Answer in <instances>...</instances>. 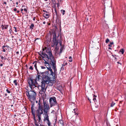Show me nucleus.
<instances>
[{"label": "nucleus", "instance_id": "nucleus-1", "mask_svg": "<svg viewBox=\"0 0 126 126\" xmlns=\"http://www.w3.org/2000/svg\"><path fill=\"white\" fill-rule=\"evenodd\" d=\"M42 50V51L40 52L43 56L40 55L45 61V66L50 71V75L52 76L53 79H55L57 78V73L56 60L53 56L50 49L45 47V48H43Z\"/></svg>", "mask_w": 126, "mask_h": 126}, {"label": "nucleus", "instance_id": "nucleus-2", "mask_svg": "<svg viewBox=\"0 0 126 126\" xmlns=\"http://www.w3.org/2000/svg\"><path fill=\"white\" fill-rule=\"evenodd\" d=\"M43 106L42 103H40L39 100L38 104V109L36 111V117L38 119V122H42L41 116L42 114L44 112H48L50 109L48 103L46 101L44 100L43 101Z\"/></svg>", "mask_w": 126, "mask_h": 126}, {"label": "nucleus", "instance_id": "nucleus-3", "mask_svg": "<svg viewBox=\"0 0 126 126\" xmlns=\"http://www.w3.org/2000/svg\"><path fill=\"white\" fill-rule=\"evenodd\" d=\"M51 75L49 73L48 71L45 72H39L37 73V76L36 79L39 80L41 79L42 80L45 81L46 84L48 83L50 81V76Z\"/></svg>", "mask_w": 126, "mask_h": 126}, {"label": "nucleus", "instance_id": "nucleus-4", "mask_svg": "<svg viewBox=\"0 0 126 126\" xmlns=\"http://www.w3.org/2000/svg\"><path fill=\"white\" fill-rule=\"evenodd\" d=\"M26 94L28 98L31 102L35 100L36 96V93L35 92L31 90L28 92H27Z\"/></svg>", "mask_w": 126, "mask_h": 126}, {"label": "nucleus", "instance_id": "nucleus-5", "mask_svg": "<svg viewBox=\"0 0 126 126\" xmlns=\"http://www.w3.org/2000/svg\"><path fill=\"white\" fill-rule=\"evenodd\" d=\"M41 84L38 86V88L40 92L39 93L40 94H42L43 93H45L46 91V88H45V84L46 83L45 81L42 80L41 82Z\"/></svg>", "mask_w": 126, "mask_h": 126}, {"label": "nucleus", "instance_id": "nucleus-6", "mask_svg": "<svg viewBox=\"0 0 126 126\" xmlns=\"http://www.w3.org/2000/svg\"><path fill=\"white\" fill-rule=\"evenodd\" d=\"M56 33L54 32L52 33L53 36V38L52 40L53 43L51 44V46L53 47H56L58 43V41L56 39Z\"/></svg>", "mask_w": 126, "mask_h": 126}, {"label": "nucleus", "instance_id": "nucleus-7", "mask_svg": "<svg viewBox=\"0 0 126 126\" xmlns=\"http://www.w3.org/2000/svg\"><path fill=\"white\" fill-rule=\"evenodd\" d=\"M49 102L51 107L55 106H59L58 104L56 101V98L55 97H50L49 99Z\"/></svg>", "mask_w": 126, "mask_h": 126}, {"label": "nucleus", "instance_id": "nucleus-8", "mask_svg": "<svg viewBox=\"0 0 126 126\" xmlns=\"http://www.w3.org/2000/svg\"><path fill=\"white\" fill-rule=\"evenodd\" d=\"M28 82L29 85V86L32 88V86H34L35 87L36 86H35V84L36 82V80L33 79L32 78H30L28 79Z\"/></svg>", "mask_w": 126, "mask_h": 126}, {"label": "nucleus", "instance_id": "nucleus-9", "mask_svg": "<svg viewBox=\"0 0 126 126\" xmlns=\"http://www.w3.org/2000/svg\"><path fill=\"white\" fill-rule=\"evenodd\" d=\"M44 121L45 122L47 121V122H50L48 112H44Z\"/></svg>", "mask_w": 126, "mask_h": 126}, {"label": "nucleus", "instance_id": "nucleus-10", "mask_svg": "<svg viewBox=\"0 0 126 126\" xmlns=\"http://www.w3.org/2000/svg\"><path fill=\"white\" fill-rule=\"evenodd\" d=\"M9 47L8 46H3L2 47V49H3L2 51L4 52H5L6 51V50H7V49Z\"/></svg>", "mask_w": 126, "mask_h": 126}, {"label": "nucleus", "instance_id": "nucleus-11", "mask_svg": "<svg viewBox=\"0 0 126 126\" xmlns=\"http://www.w3.org/2000/svg\"><path fill=\"white\" fill-rule=\"evenodd\" d=\"M9 26L8 25H3L2 24L1 26V27L2 28V29L3 30L4 29H7L8 28V26Z\"/></svg>", "mask_w": 126, "mask_h": 126}, {"label": "nucleus", "instance_id": "nucleus-12", "mask_svg": "<svg viewBox=\"0 0 126 126\" xmlns=\"http://www.w3.org/2000/svg\"><path fill=\"white\" fill-rule=\"evenodd\" d=\"M31 112L32 113V114L33 117H35V112H34L33 111V105L32 106V107H31Z\"/></svg>", "mask_w": 126, "mask_h": 126}, {"label": "nucleus", "instance_id": "nucleus-13", "mask_svg": "<svg viewBox=\"0 0 126 126\" xmlns=\"http://www.w3.org/2000/svg\"><path fill=\"white\" fill-rule=\"evenodd\" d=\"M34 64V67H35V69H36V71L38 73L39 72V71H38V69L37 68V63H35V62H34V63H33V64Z\"/></svg>", "mask_w": 126, "mask_h": 126}, {"label": "nucleus", "instance_id": "nucleus-14", "mask_svg": "<svg viewBox=\"0 0 126 126\" xmlns=\"http://www.w3.org/2000/svg\"><path fill=\"white\" fill-rule=\"evenodd\" d=\"M14 96H13V94H11L10 95V96H8V99L9 100H12L13 99V98L14 99Z\"/></svg>", "mask_w": 126, "mask_h": 126}, {"label": "nucleus", "instance_id": "nucleus-15", "mask_svg": "<svg viewBox=\"0 0 126 126\" xmlns=\"http://www.w3.org/2000/svg\"><path fill=\"white\" fill-rule=\"evenodd\" d=\"M58 123L59 124H60L62 126H63V121L62 120H59L58 122Z\"/></svg>", "mask_w": 126, "mask_h": 126}, {"label": "nucleus", "instance_id": "nucleus-16", "mask_svg": "<svg viewBox=\"0 0 126 126\" xmlns=\"http://www.w3.org/2000/svg\"><path fill=\"white\" fill-rule=\"evenodd\" d=\"M34 27V24L33 23H32L30 26V28L31 29H32Z\"/></svg>", "mask_w": 126, "mask_h": 126}, {"label": "nucleus", "instance_id": "nucleus-17", "mask_svg": "<svg viewBox=\"0 0 126 126\" xmlns=\"http://www.w3.org/2000/svg\"><path fill=\"white\" fill-rule=\"evenodd\" d=\"M124 49L122 48L120 50V52H121L122 54H123L124 52Z\"/></svg>", "mask_w": 126, "mask_h": 126}, {"label": "nucleus", "instance_id": "nucleus-18", "mask_svg": "<svg viewBox=\"0 0 126 126\" xmlns=\"http://www.w3.org/2000/svg\"><path fill=\"white\" fill-rule=\"evenodd\" d=\"M115 103L113 101H112L111 103L110 107H113L114 105H115Z\"/></svg>", "mask_w": 126, "mask_h": 126}, {"label": "nucleus", "instance_id": "nucleus-19", "mask_svg": "<svg viewBox=\"0 0 126 126\" xmlns=\"http://www.w3.org/2000/svg\"><path fill=\"white\" fill-rule=\"evenodd\" d=\"M61 12L62 14L63 15L65 14V11L64 10H61Z\"/></svg>", "mask_w": 126, "mask_h": 126}, {"label": "nucleus", "instance_id": "nucleus-20", "mask_svg": "<svg viewBox=\"0 0 126 126\" xmlns=\"http://www.w3.org/2000/svg\"><path fill=\"white\" fill-rule=\"evenodd\" d=\"M0 57H1V59L2 60H3L4 59V60H5L6 59V58L5 57V56H4V57H3V56L1 55Z\"/></svg>", "mask_w": 126, "mask_h": 126}, {"label": "nucleus", "instance_id": "nucleus-21", "mask_svg": "<svg viewBox=\"0 0 126 126\" xmlns=\"http://www.w3.org/2000/svg\"><path fill=\"white\" fill-rule=\"evenodd\" d=\"M68 61L70 62H72V58L70 56L69 57Z\"/></svg>", "mask_w": 126, "mask_h": 126}, {"label": "nucleus", "instance_id": "nucleus-22", "mask_svg": "<svg viewBox=\"0 0 126 126\" xmlns=\"http://www.w3.org/2000/svg\"><path fill=\"white\" fill-rule=\"evenodd\" d=\"M113 44V42H110V44L108 46L109 47H112V45Z\"/></svg>", "mask_w": 126, "mask_h": 126}, {"label": "nucleus", "instance_id": "nucleus-23", "mask_svg": "<svg viewBox=\"0 0 126 126\" xmlns=\"http://www.w3.org/2000/svg\"><path fill=\"white\" fill-rule=\"evenodd\" d=\"M14 83L16 85V86L17 85V81L16 80H15L14 81Z\"/></svg>", "mask_w": 126, "mask_h": 126}, {"label": "nucleus", "instance_id": "nucleus-24", "mask_svg": "<svg viewBox=\"0 0 126 126\" xmlns=\"http://www.w3.org/2000/svg\"><path fill=\"white\" fill-rule=\"evenodd\" d=\"M67 63L66 62H65V63H64L63 64H62V66H65V65H67Z\"/></svg>", "mask_w": 126, "mask_h": 126}, {"label": "nucleus", "instance_id": "nucleus-25", "mask_svg": "<svg viewBox=\"0 0 126 126\" xmlns=\"http://www.w3.org/2000/svg\"><path fill=\"white\" fill-rule=\"evenodd\" d=\"M13 28L14 29V31L15 32H17V29H16V27H13Z\"/></svg>", "mask_w": 126, "mask_h": 126}, {"label": "nucleus", "instance_id": "nucleus-26", "mask_svg": "<svg viewBox=\"0 0 126 126\" xmlns=\"http://www.w3.org/2000/svg\"><path fill=\"white\" fill-rule=\"evenodd\" d=\"M109 40L108 38H107L106 40V43H108V42L109 41Z\"/></svg>", "mask_w": 126, "mask_h": 126}, {"label": "nucleus", "instance_id": "nucleus-27", "mask_svg": "<svg viewBox=\"0 0 126 126\" xmlns=\"http://www.w3.org/2000/svg\"><path fill=\"white\" fill-rule=\"evenodd\" d=\"M55 13L56 15L57 16V12L56 10V8H55Z\"/></svg>", "mask_w": 126, "mask_h": 126}, {"label": "nucleus", "instance_id": "nucleus-28", "mask_svg": "<svg viewBox=\"0 0 126 126\" xmlns=\"http://www.w3.org/2000/svg\"><path fill=\"white\" fill-rule=\"evenodd\" d=\"M47 123L48 125V126H52L51 125V123L50 122H47Z\"/></svg>", "mask_w": 126, "mask_h": 126}, {"label": "nucleus", "instance_id": "nucleus-29", "mask_svg": "<svg viewBox=\"0 0 126 126\" xmlns=\"http://www.w3.org/2000/svg\"><path fill=\"white\" fill-rule=\"evenodd\" d=\"M33 120H34V123H36L37 122L36 119L35 117H33Z\"/></svg>", "mask_w": 126, "mask_h": 126}, {"label": "nucleus", "instance_id": "nucleus-30", "mask_svg": "<svg viewBox=\"0 0 126 126\" xmlns=\"http://www.w3.org/2000/svg\"><path fill=\"white\" fill-rule=\"evenodd\" d=\"M33 120H34V123H36L37 122L36 119L35 117H33Z\"/></svg>", "mask_w": 126, "mask_h": 126}, {"label": "nucleus", "instance_id": "nucleus-31", "mask_svg": "<svg viewBox=\"0 0 126 126\" xmlns=\"http://www.w3.org/2000/svg\"><path fill=\"white\" fill-rule=\"evenodd\" d=\"M6 91L8 93H11L10 91L8 89H7L6 90Z\"/></svg>", "mask_w": 126, "mask_h": 126}, {"label": "nucleus", "instance_id": "nucleus-32", "mask_svg": "<svg viewBox=\"0 0 126 126\" xmlns=\"http://www.w3.org/2000/svg\"><path fill=\"white\" fill-rule=\"evenodd\" d=\"M29 69L31 70H33V68H32V66H31L29 68Z\"/></svg>", "mask_w": 126, "mask_h": 126}, {"label": "nucleus", "instance_id": "nucleus-33", "mask_svg": "<svg viewBox=\"0 0 126 126\" xmlns=\"http://www.w3.org/2000/svg\"><path fill=\"white\" fill-rule=\"evenodd\" d=\"M64 66H62V67H61V69L63 70H64Z\"/></svg>", "mask_w": 126, "mask_h": 126}, {"label": "nucleus", "instance_id": "nucleus-34", "mask_svg": "<svg viewBox=\"0 0 126 126\" xmlns=\"http://www.w3.org/2000/svg\"><path fill=\"white\" fill-rule=\"evenodd\" d=\"M46 67H44V66H41V68L42 69H45V68H46Z\"/></svg>", "mask_w": 126, "mask_h": 126}, {"label": "nucleus", "instance_id": "nucleus-35", "mask_svg": "<svg viewBox=\"0 0 126 126\" xmlns=\"http://www.w3.org/2000/svg\"><path fill=\"white\" fill-rule=\"evenodd\" d=\"M57 7L58 8H59V2L57 3Z\"/></svg>", "mask_w": 126, "mask_h": 126}, {"label": "nucleus", "instance_id": "nucleus-36", "mask_svg": "<svg viewBox=\"0 0 126 126\" xmlns=\"http://www.w3.org/2000/svg\"><path fill=\"white\" fill-rule=\"evenodd\" d=\"M24 10L26 12H27V10L26 8H24Z\"/></svg>", "mask_w": 126, "mask_h": 126}, {"label": "nucleus", "instance_id": "nucleus-37", "mask_svg": "<svg viewBox=\"0 0 126 126\" xmlns=\"http://www.w3.org/2000/svg\"><path fill=\"white\" fill-rule=\"evenodd\" d=\"M45 18L47 19L49 17V16H44Z\"/></svg>", "mask_w": 126, "mask_h": 126}, {"label": "nucleus", "instance_id": "nucleus-38", "mask_svg": "<svg viewBox=\"0 0 126 126\" xmlns=\"http://www.w3.org/2000/svg\"><path fill=\"white\" fill-rule=\"evenodd\" d=\"M35 18H36L35 17H34L33 19V20L34 21L35 20Z\"/></svg>", "mask_w": 126, "mask_h": 126}, {"label": "nucleus", "instance_id": "nucleus-39", "mask_svg": "<svg viewBox=\"0 0 126 126\" xmlns=\"http://www.w3.org/2000/svg\"><path fill=\"white\" fill-rule=\"evenodd\" d=\"M16 8H15L14 9V10L15 11H16Z\"/></svg>", "mask_w": 126, "mask_h": 126}, {"label": "nucleus", "instance_id": "nucleus-40", "mask_svg": "<svg viewBox=\"0 0 126 126\" xmlns=\"http://www.w3.org/2000/svg\"><path fill=\"white\" fill-rule=\"evenodd\" d=\"M96 98H93V100L94 101V102H95V100H96Z\"/></svg>", "mask_w": 126, "mask_h": 126}, {"label": "nucleus", "instance_id": "nucleus-41", "mask_svg": "<svg viewBox=\"0 0 126 126\" xmlns=\"http://www.w3.org/2000/svg\"><path fill=\"white\" fill-rule=\"evenodd\" d=\"M6 2H4L3 3V4H5L6 5Z\"/></svg>", "mask_w": 126, "mask_h": 126}, {"label": "nucleus", "instance_id": "nucleus-42", "mask_svg": "<svg viewBox=\"0 0 126 126\" xmlns=\"http://www.w3.org/2000/svg\"><path fill=\"white\" fill-rule=\"evenodd\" d=\"M37 124H38L37 123V122L36 123H34V124L35 125H37Z\"/></svg>", "mask_w": 126, "mask_h": 126}, {"label": "nucleus", "instance_id": "nucleus-43", "mask_svg": "<svg viewBox=\"0 0 126 126\" xmlns=\"http://www.w3.org/2000/svg\"><path fill=\"white\" fill-rule=\"evenodd\" d=\"M93 96H94V97H95V98L97 97V96L94 95Z\"/></svg>", "mask_w": 126, "mask_h": 126}, {"label": "nucleus", "instance_id": "nucleus-44", "mask_svg": "<svg viewBox=\"0 0 126 126\" xmlns=\"http://www.w3.org/2000/svg\"><path fill=\"white\" fill-rule=\"evenodd\" d=\"M16 54H18L19 53V52L18 51H17L16 52Z\"/></svg>", "mask_w": 126, "mask_h": 126}, {"label": "nucleus", "instance_id": "nucleus-45", "mask_svg": "<svg viewBox=\"0 0 126 126\" xmlns=\"http://www.w3.org/2000/svg\"><path fill=\"white\" fill-rule=\"evenodd\" d=\"M3 64H1L0 65V66H3Z\"/></svg>", "mask_w": 126, "mask_h": 126}, {"label": "nucleus", "instance_id": "nucleus-46", "mask_svg": "<svg viewBox=\"0 0 126 126\" xmlns=\"http://www.w3.org/2000/svg\"><path fill=\"white\" fill-rule=\"evenodd\" d=\"M43 23L44 24H45L46 23V22L45 21H44L43 22Z\"/></svg>", "mask_w": 126, "mask_h": 126}, {"label": "nucleus", "instance_id": "nucleus-47", "mask_svg": "<svg viewBox=\"0 0 126 126\" xmlns=\"http://www.w3.org/2000/svg\"><path fill=\"white\" fill-rule=\"evenodd\" d=\"M110 47H109L108 48L110 49H111V48Z\"/></svg>", "mask_w": 126, "mask_h": 126}, {"label": "nucleus", "instance_id": "nucleus-48", "mask_svg": "<svg viewBox=\"0 0 126 126\" xmlns=\"http://www.w3.org/2000/svg\"><path fill=\"white\" fill-rule=\"evenodd\" d=\"M9 31H10V32L12 31V30H11V29H10V30H9Z\"/></svg>", "mask_w": 126, "mask_h": 126}, {"label": "nucleus", "instance_id": "nucleus-49", "mask_svg": "<svg viewBox=\"0 0 126 126\" xmlns=\"http://www.w3.org/2000/svg\"><path fill=\"white\" fill-rule=\"evenodd\" d=\"M16 5H17L18 4V2H16Z\"/></svg>", "mask_w": 126, "mask_h": 126}, {"label": "nucleus", "instance_id": "nucleus-50", "mask_svg": "<svg viewBox=\"0 0 126 126\" xmlns=\"http://www.w3.org/2000/svg\"><path fill=\"white\" fill-rule=\"evenodd\" d=\"M40 125L41 126H44V125H41V124H40Z\"/></svg>", "mask_w": 126, "mask_h": 126}, {"label": "nucleus", "instance_id": "nucleus-51", "mask_svg": "<svg viewBox=\"0 0 126 126\" xmlns=\"http://www.w3.org/2000/svg\"><path fill=\"white\" fill-rule=\"evenodd\" d=\"M36 126H39V125L38 124H37V125H36Z\"/></svg>", "mask_w": 126, "mask_h": 126}, {"label": "nucleus", "instance_id": "nucleus-52", "mask_svg": "<svg viewBox=\"0 0 126 126\" xmlns=\"http://www.w3.org/2000/svg\"><path fill=\"white\" fill-rule=\"evenodd\" d=\"M117 63H118V64H119V63H120L119 62H117Z\"/></svg>", "mask_w": 126, "mask_h": 126}, {"label": "nucleus", "instance_id": "nucleus-53", "mask_svg": "<svg viewBox=\"0 0 126 126\" xmlns=\"http://www.w3.org/2000/svg\"><path fill=\"white\" fill-rule=\"evenodd\" d=\"M5 96H6L7 95V94H5Z\"/></svg>", "mask_w": 126, "mask_h": 126}, {"label": "nucleus", "instance_id": "nucleus-54", "mask_svg": "<svg viewBox=\"0 0 126 126\" xmlns=\"http://www.w3.org/2000/svg\"><path fill=\"white\" fill-rule=\"evenodd\" d=\"M19 11H17V13H19Z\"/></svg>", "mask_w": 126, "mask_h": 126}, {"label": "nucleus", "instance_id": "nucleus-55", "mask_svg": "<svg viewBox=\"0 0 126 126\" xmlns=\"http://www.w3.org/2000/svg\"><path fill=\"white\" fill-rule=\"evenodd\" d=\"M45 15H46V16H48V15L47 14H46Z\"/></svg>", "mask_w": 126, "mask_h": 126}, {"label": "nucleus", "instance_id": "nucleus-56", "mask_svg": "<svg viewBox=\"0 0 126 126\" xmlns=\"http://www.w3.org/2000/svg\"><path fill=\"white\" fill-rule=\"evenodd\" d=\"M11 106L12 107L13 106V105H11Z\"/></svg>", "mask_w": 126, "mask_h": 126}, {"label": "nucleus", "instance_id": "nucleus-57", "mask_svg": "<svg viewBox=\"0 0 126 126\" xmlns=\"http://www.w3.org/2000/svg\"><path fill=\"white\" fill-rule=\"evenodd\" d=\"M121 65H122V64L121 63H119Z\"/></svg>", "mask_w": 126, "mask_h": 126}, {"label": "nucleus", "instance_id": "nucleus-58", "mask_svg": "<svg viewBox=\"0 0 126 126\" xmlns=\"http://www.w3.org/2000/svg\"><path fill=\"white\" fill-rule=\"evenodd\" d=\"M23 10V9H21V11H22Z\"/></svg>", "mask_w": 126, "mask_h": 126}, {"label": "nucleus", "instance_id": "nucleus-59", "mask_svg": "<svg viewBox=\"0 0 126 126\" xmlns=\"http://www.w3.org/2000/svg\"><path fill=\"white\" fill-rule=\"evenodd\" d=\"M61 44H61V43H60V45H61Z\"/></svg>", "mask_w": 126, "mask_h": 126}, {"label": "nucleus", "instance_id": "nucleus-60", "mask_svg": "<svg viewBox=\"0 0 126 126\" xmlns=\"http://www.w3.org/2000/svg\"><path fill=\"white\" fill-rule=\"evenodd\" d=\"M114 58L115 59H117V58H116V57H115Z\"/></svg>", "mask_w": 126, "mask_h": 126}, {"label": "nucleus", "instance_id": "nucleus-61", "mask_svg": "<svg viewBox=\"0 0 126 126\" xmlns=\"http://www.w3.org/2000/svg\"><path fill=\"white\" fill-rule=\"evenodd\" d=\"M45 1H47V0H44Z\"/></svg>", "mask_w": 126, "mask_h": 126}, {"label": "nucleus", "instance_id": "nucleus-62", "mask_svg": "<svg viewBox=\"0 0 126 126\" xmlns=\"http://www.w3.org/2000/svg\"><path fill=\"white\" fill-rule=\"evenodd\" d=\"M112 56H113V57H114V55H112Z\"/></svg>", "mask_w": 126, "mask_h": 126}, {"label": "nucleus", "instance_id": "nucleus-63", "mask_svg": "<svg viewBox=\"0 0 126 126\" xmlns=\"http://www.w3.org/2000/svg\"><path fill=\"white\" fill-rule=\"evenodd\" d=\"M88 100H89V101H90V99H89V98L88 99Z\"/></svg>", "mask_w": 126, "mask_h": 126}, {"label": "nucleus", "instance_id": "nucleus-64", "mask_svg": "<svg viewBox=\"0 0 126 126\" xmlns=\"http://www.w3.org/2000/svg\"><path fill=\"white\" fill-rule=\"evenodd\" d=\"M19 40L20 41H21V40H20V39H19Z\"/></svg>", "mask_w": 126, "mask_h": 126}]
</instances>
